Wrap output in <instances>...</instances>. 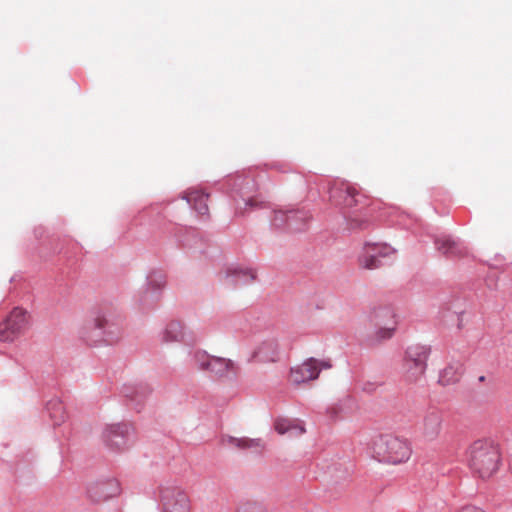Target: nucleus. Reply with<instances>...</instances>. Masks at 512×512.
Returning a JSON list of instances; mask_svg holds the SVG:
<instances>
[{
  "label": "nucleus",
  "instance_id": "nucleus-33",
  "mask_svg": "<svg viewBox=\"0 0 512 512\" xmlns=\"http://www.w3.org/2000/svg\"><path fill=\"white\" fill-rule=\"evenodd\" d=\"M34 234L36 238H39L44 234V229L42 227L35 228Z\"/></svg>",
  "mask_w": 512,
  "mask_h": 512
},
{
  "label": "nucleus",
  "instance_id": "nucleus-26",
  "mask_svg": "<svg viewBox=\"0 0 512 512\" xmlns=\"http://www.w3.org/2000/svg\"><path fill=\"white\" fill-rule=\"evenodd\" d=\"M227 442L238 449H256L260 451L264 448V443L260 438L251 439L247 437L237 438L228 436Z\"/></svg>",
  "mask_w": 512,
  "mask_h": 512
},
{
  "label": "nucleus",
  "instance_id": "nucleus-19",
  "mask_svg": "<svg viewBox=\"0 0 512 512\" xmlns=\"http://www.w3.org/2000/svg\"><path fill=\"white\" fill-rule=\"evenodd\" d=\"M256 278V273L251 268H244L240 265L230 266L226 270V279L228 283L237 287L253 282Z\"/></svg>",
  "mask_w": 512,
  "mask_h": 512
},
{
  "label": "nucleus",
  "instance_id": "nucleus-11",
  "mask_svg": "<svg viewBox=\"0 0 512 512\" xmlns=\"http://www.w3.org/2000/svg\"><path fill=\"white\" fill-rule=\"evenodd\" d=\"M134 437V427L127 422L107 425L102 433L105 446L112 451L127 449L132 445Z\"/></svg>",
  "mask_w": 512,
  "mask_h": 512
},
{
  "label": "nucleus",
  "instance_id": "nucleus-7",
  "mask_svg": "<svg viewBox=\"0 0 512 512\" xmlns=\"http://www.w3.org/2000/svg\"><path fill=\"white\" fill-rule=\"evenodd\" d=\"M430 354V345L412 344L406 348L403 369L408 382H418L424 376Z\"/></svg>",
  "mask_w": 512,
  "mask_h": 512
},
{
  "label": "nucleus",
  "instance_id": "nucleus-4",
  "mask_svg": "<svg viewBox=\"0 0 512 512\" xmlns=\"http://www.w3.org/2000/svg\"><path fill=\"white\" fill-rule=\"evenodd\" d=\"M226 191L236 204V214L243 215L246 211L258 208L261 204L256 198L257 183L245 174L229 175L225 180Z\"/></svg>",
  "mask_w": 512,
  "mask_h": 512
},
{
  "label": "nucleus",
  "instance_id": "nucleus-17",
  "mask_svg": "<svg viewBox=\"0 0 512 512\" xmlns=\"http://www.w3.org/2000/svg\"><path fill=\"white\" fill-rule=\"evenodd\" d=\"M434 244L437 251L446 258H461L468 254V247L464 241L449 234H442L435 237Z\"/></svg>",
  "mask_w": 512,
  "mask_h": 512
},
{
  "label": "nucleus",
  "instance_id": "nucleus-31",
  "mask_svg": "<svg viewBox=\"0 0 512 512\" xmlns=\"http://www.w3.org/2000/svg\"><path fill=\"white\" fill-rule=\"evenodd\" d=\"M275 429L279 434H285L290 430V425L285 420H278L275 423Z\"/></svg>",
  "mask_w": 512,
  "mask_h": 512
},
{
  "label": "nucleus",
  "instance_id": "nucleus-34",
  "mask_svg": "<svg viewBox=\"0 0 512 512\" xmlns=\"http://www.w3.org/2000/svg\"><path fill=\"white\" fill-rule=\"evenodd\" d=\"M484 380H485V376H480V377H479V381H480V382H483Z\"/></svg>",
  "mask_w": 512,
  "mask_h": 512
},
{
  "label": "nucleus",
  "instance_id": "nucleus-30",
  "mask_svg": "<svg viewBox=\"0 0 512 512\" xmlns=\"http://www.w3.org/2000/svg\"><path fill=\"white\" fill-rule=\"evenodd\" d=\"M382 384L383 382L381 381H365L362 384V390L367 393H373L377 389V387L381 386Z\"/></svg>",
  "mask_w": 512,
  "mask_h": 512
},
{
  "label": "nucleus",
  "instance_id": "nucleus-23",
  "mask_svg": "<svg viewBox=\"0 0 512 512\" xmlns=\"http://www.w3.org/2000/svg\"><path fill=\"white\" fill-rule=\"evenodd\" d=\"M185 327L179 321H170L162 331V341L166 343L181 342L185 340Z\"/></svg>",
  "mask_w": 512,
  "mask_h": 512
},
{
  "label": "nucleus",
  "instance_id": "nucleus-21",
  "mask_svg": "<svg viewBox=\"0 0 512 512\" xmlns=\"http://www.w3.org/2000/svg\"><path fill=\"white\" fill-rule=\"evenodd\" d=\"M279 348L275 340L262 342L253 353V357L262 363L275 362L278 359Z\"/></svg>",
  "mask_w": 512,
  "mask_h": 512
},
{
  "label": "nucleus",
  "instance_id": "nucleus-8",
  "mask_svg": "<svg viewBox=\"0 0 512 512\" xmlns=\"http://www.w3.org/2000/svg\"><path fill=\"white\" fill-rule=\"evenodd\" d=\"M166 279L162 272L151 271L146 276L145 284L135 296V302L143 313L153 310L159 302Z\"/></svg>",
  "mask_w": 512,
  "mask_h": 512
},
{
  "label": "nucleus",
  "instance_id": "nucleus-13",
  "mask_svg": "<svg viewBox=\"0 0 512 512\" xmlns=\"http://www.w3.org/2000/svg\"><path fill=\"white\" fill-rule=\"evenodd\" d=\"M371 322L375 327V340L381 342L392 338L396 330V315L390 307H379L371 314Z\"/></svg>",
  "mask_w": 512,
  "mask_h": 512
},
{
  "label": "nucleus",
  "instance_id": "nucleus-25",
  "mask_svg": "<svg viewBox=\"0 0 512 512\" xmlns=\"http://www.w3.org/2000/svg\"><path fill=\"white\" fill-rule=\"evenodd\" d=\"M359 265L362 268L373 270L387 265V261L379 259L375 253L371 252L369 246H364L361 254L359 255Z\"/></svg>",
  "mask_w": 512,
  "mask_h": 512
},
{
  "label": "nucleus",
  "instance_id": "nucleus-5",
  "mask_svg": "<svg viewBox=\"0 0 512 512\" xmlns=\"http://www.w3.org/2000/svg\"><path fill=\"white\" fill-rule=\"evenodd\" d=\"M191 363L200 371L207 373L212 378L236 379L238 365L229 358L208 354L205 350L190 352Z\"/></svg>",
  "mask_w": 512,
  "mask_h": 512
},
{
  "label": "nucleus",
  "instance_id": "nucleus-15",
  "mask_svg": "<svg viewBox=\"0 0 512 512\" xmlns=\"http://www.w3.org/2000/svg\"><path fill=\"white\" fill-rule=\"evenodd\" d=\"M120 492V483L115 478H100L89 482L86 487L87 497L94 503L116 497Z\"/></svg>",
  "mask_w": 512,
  "mask_h": 512
},
{
  "label": "nucleus",
  "instance_id": "nucleus-20",
  "mask_svg": "<svg viewBox=\"0 0 512 512\" xmlns=\"http://www.w3.org/2000/svg\"><path fill=\"white\" fill-rule=\"evenodd\" d=\"M208 197V194L199 190H191L182 195V199L200 216L208 215Z\"/></svg>",
  "mask_w": 512,
  "mask_h": 512
},
{
  "label": "nucleus",
  "instance_id": "nucleus-18",
  "mask_svg": "<svg viewBox=\"0 0 512 512\" xmlns=\"http://www.w3.org/2000/svg\"><path fill=\"white\" fill-rule=\"evenodd\" d=\"M151 393V388L146 383L125 384L122 394L137 412L143 408L144 402Z\"/></svg>",
  "mask_w": 512,
  "mask_h": 512
},
{
  "label": "nucleus",
  "instance_id": "nucleus-32",
  "mask_svg": "<svg viewBox=\"0 0 512 512\" xmlns=\"http://www.w3.org/2000/svg\"><path fill=\"white\" fill-rule=\"evenodd\" d=\"M460 512H484V511L479 507H476L473 505H468V506L463 507Z\"/></svg>",
  "mask_w": 512,
  "mask_h": 512
},
{
  "label": "nucleus",
  "instance_id": "nucleus-14",
  "mask_svg": "<svg viewBox=\"0 0 512 512\" xmlns=\"http://www.w3.org/2000/svg\"><path fill=\"white\" fill-rule=\"evenodd\" d=\"M27 325V312L20 307H15L6 319L0 323V341H14L24 332Z\"/></svg>",
  "mask_w": 512,
  "mask_h": 512
},
{
  "label": "nucleus",
  "instance_id": "nucleus-12",
  "mask_svg": "<svg viewBox=\"0 0 512 512\" xmlns=\"http://www.w3.org/2000/svg\"><path fill=\"white\" fill-rule=\"evenodd\" d=\"M332 368L330 359L309 357L302 364L291 367L289 381L294 385L316 380L323 370Z\"/></svg>",
  "mask_w": 512,
  "mask_h": 512
},
{
  "label": "nucleus",
  "instance_id": "nucleus-16",
  "mask_svg": "<svg viewBox=\"0 0 512 512\" xmlns=\"http://www.w3.org/2000/svg\"><path fill=\"white\" fill-rule=\"evenodd\" d=\"M443 417L438 408L431 407L426 410L421 422L418 424V431L426 441L435 440L442 429Z\"/></svg>",
  "mask_w": 512,
  "mask_h": 512
},
{
  "label": "nucleus",
  "instance_id": "nucleus-24",
  "mask_svg": "<svg viewBox=\"0 0 512 512\" xmlns=\"http://www.w3.org/2000/svg\"><path fill=\"white\" fill-rule=\"evenodd\" d=\"M45 411L47 412L53 426H59L64 422L65 410L60 398L54 397L47 401Z\"/></svg>",
  "mask_w": 512,
  "mask_h": 512
},
{
  "label": "nucleus",
  "instance_id": "nucleus-9",
  "mask_svg": "<svg viewBox=\"0 0 512 512\" xmlns=\"http://www.w3.org/2000/svg\"><path fill=\"white\" fill-rule=\"evenodd\" d=\"M158 501L163 512H190L186 492L174 482H164L158 488Z\"/></svg>",
  "mask_w": 512,
  "mask_h": 512
},
{
  "label": "nucleus",
  "instance_id": "nucleus-27",
  "mask_svg": "<svg viewBox=\"0 0 512 512\" xmlns=\"http://www.w3.org/2000/svg\"><path fill=\"white\" fill-rule=\"evenodd\" d=\"M364 246H369L372 253H375V255L384 261H387V265H389L393 261L394 254L396 250L392 248L390 245L386 243H370L366 242Z\"/></svg>",
  "mask_w": 512,
  "mask_h": 512
},
{
  "label": "nucleus",
  "instance_id": "nucleus-28",
  "mask_svg": "<svg viewBox=\"0 0 512 512\" xmlns=\"http://www.w3.org/2000/svg\"><path fill=\"white\" fill-rule=\"evenodd\" d=\"M202 239L199 236V233L196 230H189L186 232V238L183 241V246L189 248L198 249L200 253H203L202 249Z\"/></svg>",
  "mask_w": 512,
  "mask_h": 512
},
{
  "label": "nucleus",
  "instance_id": "nucleus-29",
  "mask_svg": "<svg viewBox=\"0 0 512 512\" xmlns=\"http://www.w3.org/2000/svg\"><path fill=\"white\" fill-rule=\"evenodd\" d=\"M237 512H268L267 509L259 503L247 502L239 507Z\"/></svg>",
  "mask_w": 512,
  "mask_h": 512
},
{
  "label": "nucleus",
  "instance_id": "nucleus-10",
  "mask_svg": "<svg viewBox=\"0 0 512 512\" xmlns=\"http://www.w3.org/2000/svg\"><path fill=\"white\" fill-rule=\"evenodd\" d=\"M311 217L310 212L305 209L275 210L271 226L290 233L302 232L308 227Z\"/></svg>",
  "mask_w": 512,
  "mask_h": 512
},
{
  "label": "nucleus",
  "instance_id": "nucleus-22",
  "mask_svg": "<svg viewBox=\"0 0 512 512\" xmlns=\"http://www.w3.org/2000/svg\"><path fill=\"white\" fill-rule=\"evenodd\" d=\"M463 372V364L460 361H454L440 371L438 383L442 386L454 384L460 380Z\"/></svg>",
  "mask_w": 512,
  "mask_h": 512
},
{
  "label": "nucleus",
  "instance_id": "nucleus-3",
  "mask_svg": "<svg viewBox=\"0 0 512 512\" xmlns=\"http://www.w3.org/2000/svg\"><path fill=\"white\" fill-rule=\"evenodd\" d=\"M467 461L471 471L480 478L491 477L501 461L499 446L490 440H477L467 451Z\"/></svg>",
  "mask_w": 512,
  "mask_h": 512
},
{
  "label": "nucleus",
  "instance_id": "nucleus-2",
  "mask_svg": "<svg viewBox=\"0 0 512 512\" xmlns=\"http://www.w3.org/2000/svg\"><path fill=\"white\" fill-rule=\"evenodd\" d=\"M121 335L120 317L95 310L79 329V337L90 346L112 345Z\"/></svg>",
  "mask_w": 512,
  "mask_h": 512
},
{
  "label": "nucleus",
  "instance_id": "nucleus-6",
  "mask_svg": "<svg viewBox=\"0 0 512 512\" xmlns=\"http://www.w3.org/2000/svg\"><path fill=\"white\" fill-rule=\"evenodd\" d=\"M373 451L379 462L394 465L406 462L412 453L406 440L393 435H380L374 442Z\"/></svg>",
  "mask_w": 512,
  "mask_h": 512
},
{
  "label": "nucleus",
  "instance_id": "nucleus-1",
  "mask_svg": "<svg viewBox=\"0 0 512 512\" xmlns=\"http://www.w3.org/2000/svg\"><path fill=\"white\" fill-rule=\"evenodd\" d=\"M327 192L330 202L342 209L352 211L344 212L347 225L352 230H366L376 218L374 204H368L366 197L358 192L355 187L342 180H332L327 184Z\"/></svg>",
  "mask_w": 512,
  "mask_h": 512
}]
</instances>
